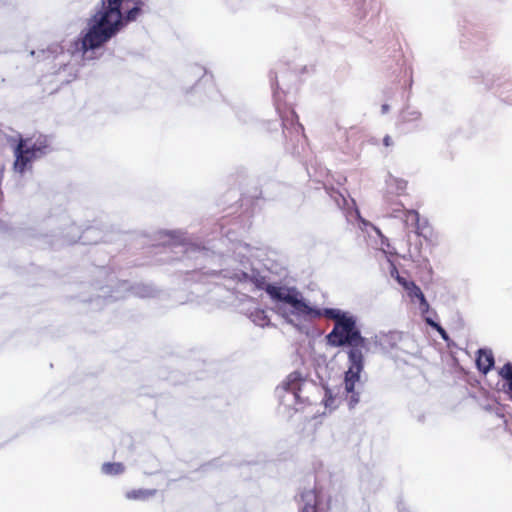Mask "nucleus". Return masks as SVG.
<instances>
[{"mask_svg": "<svg viewBox=\"0 0 512 512\" xmlns=\"http://www.w3.org/2000/svg\"><path fill=\"white\" fill-rule=\"evenodd\" d=\"M145 0H99L94 14L80 36L69 42L67 53L81 60H93L99 50L128 23L141 14Z\"/></svg>", "mask_w": 512, "mask_h": 512, "instance_id": "nucleus-1", "label": "nucleus"}, {"mask_svg": "<svg viewBox=\"0 0 512 512\" xmlns=\"http://www.w3.org/2000/svg\"><path fill=\"white\" fill-rule=\"evenodd\" d=\"M335 322L332 331L327 335V341L334 347L350 346L348 351L349 367L345 373L344 389L350 408H354L360 400L362 382L360 374L364 367L362 349H367V340L361 336L356 326V318L350 312L337 308L319 309V318Z\"/></svg>", "mask_w": 512, "mask_h": 512, "instance_id": "nucleus-2", "label": "nucleus"}, {"mask_svg": "<svg viewBox=\"0 0 512 512\" xmlns=\"http://www.w3.org/2000/svg\"><path fill=\"white\" fill-rule=\"evenodd\" d=\"M266 292L275 302L276 313L297 328L305 322L319 318L320 307L307 301L295 287L268 284Z\"/></svg>", "mask_w": 512, "mask_h": 512, "instance_id": "nucleus-3", "label": "nucleus"}, {"mask_svg": "<svg viewBox=\"0 0 512 512\" xmlns=\"http://www.w3.org/2000/svg\"><path fill=\"white\" fill-rule=\"evenodd\" d=\"M315 389L311 381L304 379L298 372H293L278 388L280 403L288 414L302 411L306 404H311L309 393Z\"/></svg>", "mask_w": 512, "mask_h": 512, "instance_id": "nucleus-4", "label": "nucleus"}, {"mask_svg": "<svg viewBox=\"0 0 512 512\" xmlns=\"http://www.w3.org/2000/svg\"><path fill=\"white\" fill-rule=\"evenodd\" d=\"M49 149L48 138L43 135L21 140L15 149L14 170L20 174L24 173L34 159L42 157Z\"/></svg>", "mask_w": 512, "mask_h": 512, "instance_id": "nucleus-5", "label": "nucleus"}, {"mask_svg": "<svg viewBox=\"0 0 512 512\" xmlns=\"http://www.w3.org/2000/svg\"><path fill=\"white\" fill-rule=\"evenodd\" d=\"M397 281L403 286L410 300L413 303H418L421 313H427L429 310V304L421 289L413 281H408L400 276H397Z\"/></svg>", "mask_w": 512, "mask_h": 512, "instance_id": "nucleus-6", "label": "nucleus"}, {"mask_svg": "<svg viewBox=\"0 0 512 512\" xmlns=\"http://www.w3.org/2000/svg\"><path fill=\"white\" fill-rule=\"evenodd\" d=\"M407 188V182L403 179L389 175L386 179V192L384 201L387 205L392 204V196H400L404 194Z\"/></svg>", "mask_w": 512, "mask_h": 512, "instance_id": "nucleus-7", "label": "nucleus"}, {"mask_svg": "<svg viewBox=\"0 0 512 512\" xmlns=\"http://www.w3.org/2000/svg\"><path fill=\"white\" fill-rule=\"evenodd\" d=\"M355 215L361 221V223L364 227H368V226L371 227V229L375 233V236L377 237V239L375 240L374 247L378 250H381L385 254H390V255L393 254V252L390 251V244H389L388 240L383 236L381 231L378 228L374 227L372 224H370L368 221L362 219L359 215L358 210H355Z\"/></svg>", "mask_w": 512, "mask_h": 512, "instance_id": "nucleus-8", "label": "nucleus"}, {"mask_svg": "<svg viewBox=\"0 0 512 512\" xmlns=\"http://www.w3.org/2000/svg\"><path fill=\"white\" fill-rule=\"evenodd\" d=\"M404 222L407 226H412L418 235H424L427 222L420 221V216L415 210H406L404 214Z\"/></svg>", "mask_w": 512, "mask_h": 512, "instance_id": "nucleus-9", "label": "nucleus"}, {"mask_svg": "<svg viewBox=\"0 0 512 512\" xmlns=\"http://www.w3.org/2000/svg\"><path fill=\"white\" fill-rule=\"evenodd\" d=\"M478 369L484 374H487L494 365V358L491 351L479 350L476 360Z\"/></svg>", "mask_w": 512, "mask_h": 512, "instance_id": "nucleus-10", "label": "nucleus"}, {"mask_svg": "<svg viewBox=\"0 0 512 512\" xmlns=\"http://www.w3.org/2000/svg\"><path fill=\"white\" fill-rule=\"evenodd\" d=\"M156 494L155 489H133L125 493V497L131 501H147L154 497Z\"/></svg>", "mask_w": 512, "mask_h": 512, "instance_id": "nucleus-11", "label": "nucleus"}, {"mask_svg": "<svg viewBox=\"0 0 512 512\" xmlns=\"http://www.w3.org/2000/svg\"><path fill=\"white\" fill-rule=\"evenodd\" d=\"M59 76V81L62 83H69L73 79H75L77 74V69L71 64H64L62 68L57 72Z\"/></svg>", "mask_w": 512, "mask_h": 512, "instance_id": "nucleus-12", "label": "nucleus"}, {"mask_svg": "<svg viewBox=\"0 0 512 512\" xmlns=\"http://www.w3.org/2000/svg\"><path fill=\"white\" fill-rule=\"evenodd\" d=\"M324 397L322 400L323 405L329 411H332L337 408L340 403L339 397L333 393V391L329 388H324Z\"/></svg>", "mask_w": 512, "mask_h": 512, "instance_id": "nucleus-13", "label": "nucleus"}, {"mask_svg": "<svg viewBox=\"0 0 512 512\" xmlns=\"http://www.w3.org/2000/svg\"><path fill=\"white\" fill-rule=\"evenodd\" d=\"M37 54L38 57L40 56V54L43 56V58H48L49 56H57L58 54H64V47L61 43H52L50 44L48 47H47V50H39L38 52L36 51H31V55H35Z\"/></svg>", "mask_w": 512, "mask_h": 512, "instance_id": "nucleus-14", "label": "nucleus"}, {"mask_svg": "<svg viewBox=\"0 0 512 512\" xmlns=\"http://www.w3.org/2000/svg\"><path fill=\"white\" fill-rule=\"evenodd\" d=\"M125 471V467L119 462H106L101 466V472L108 476L120 475Z\"/></svg>", "mask_w": 512, "mask_h": 512, "instance_id": "nucleus-15", "label": "nucleus"}, {"mask_svg": "<svg viewBox=\"0 0 512 512\" xmlns=\"http://www.w3.org/2000/svg\"><path fill=\"white\" fill-rule=\"evenodd\" d=\"M303 500L306 502L301 508L300 512H316L315 495L312 491H307L302 495Z\"/></svg>", "mask_w": 512, "mask_h": 512, "instance_id": "nucleus-16", "label": "nucleus"}, {"mask_svg": "<svg viewBox=\"0 0 512 512\" xmlns=\"http://www.w3.org/2000/svg\"><path fill=\"white\" fill-rule=\"evenodd\" d=\"M420 118H421L420 111H418L416 109H410V108H407L406 110H404L401 115L402 121L407 122V123L417 122L418 120H420Z\"/></svg>", "mask_w": 512, "mask_h": 512, "instance_id": "nucleus-17", "label": "nucleus"}, {"mask_svg": "<svg viewBox=\"0 0 512 512\" xmlns=\"http://www.w3.org/2000/svg\"><path fill=\"white\" fill-rule=\"evenodd\" d=\"M225 276L226 277H230L232 279H235V280H237L239 282H245L247 280H251L252 279V276L248 272H246L244 270H239L237 272H234L232 275L226 274Z\"/></svg>", "mask_w": 512, "mask_h": 512, "instance_id": "nucleus-18", "label": "nucleus"}, {"mask_svg": "<svg viewBox=\"0 0 512 512\" xmlns=\"http://www.w3.org/2000/svg\"><path fill=\"white\" fill-rule=\"evenodd\" d=\"M499 375L505 379H511L512 378V363H506L499 371Z\"/></svg>", "mask_w": 512, "mask_h": 512, "instance_id": "nucleus-19", "label": "nucleus"}, {"mask_svg": "<svg viewBox=\"0 0 512 512\" xmlns=\"http://www.w3.org/2000/svg\"><path fill=\"white\" fill-rule=\"evenodd\" d=\"M235 253L239 257L247 258L250 254V247L246 244H238Z\"/></svg>", "mask_w": 512, "mask_h": 512, "instance_id": "nucleus-20", "label": "nucleus"}, {"mask_svg": "<svg viewBox=\"0 0 512 512\" xmlns=\"http://www.w3.org/2000/svg\"><path fill=\"white\" fill-rule=\"evenodd\" d=\"M256 317H258V319H254V322L259 325V326H266L268 325L269 323V320L266 318V316L264 315V312H258L256 314Z\"/></svg>", "mask_w": 512, "mask_h": 512, "instance_id": "nucleus-21", "label": "nucleus"}, {"mask_svg": "<svg viewBox=\"0 0 512 512\" xmlns=\"http://www.w3.org/2000/svg\"><path fill=\"white\" fill-rule=\"evenodd\" d=\"M193 70L196 76L203 77L206 75V70L202 66H195Z\"/></svg>", "mask_w": 512, "mask_h": 512, "instance_id": "nucleus-22", "label": "nucleus"}, {"mask_svg": "<svg viewBox=\"0 0 512 512\" xmlns=\"http://www.w3.org/2000/svg\"><path fill=\"white\" fill-rule=\"evenodd\" d=\"M427 323H429L430 325L434 326V327H437L438 331L440 332V334L442 335V337L444 339L447 338L446 336V332L443 328H441L440 326H438L437 324H435L433 321H431L430 319H427Z\"/></svg>", "mask_w": 512, "mask_h": 512, "instance_id": "nucleus-23", "label": "nucleus"}, {"mask_svg": "<svg viewBox=\"0 0 512 512\" xmlns=\"http://www.w3.org/2000/svg\"><path fill=\"white\" fill-rule=\"evenodd\" d=\"M507 381V393L510 394V397L512 398V378L506 380Z\"/></svg>", "mask_w": 512, "mask_h": 512, "instance_id": "nucleus-24", "label": "nucleus"}, {"mask_svg": "<svg viewBox=\"0 0 512 512\" xmlns=\"http://www.w3.org/2000/svg\"><path fill=\"white\" fill-rule=\"evenodd\" d=\"M383 143H384V145H385V146H387V147H388V146H390V145H392V139H391V137H390V136H388V135H387V136H385V137H384V139H383Z\"/></svg>", "mask_w": 512, "mask_h": 512, "instance_id": "nucleus-25", "label": "nucleus"}, {"mask_svg": "<svg viewBox=\"0 0 512 512\" xmlns=\"http://www.w3.org/2000/svg\"><path fill=\"white\" fill-rule=\"evenodd\" d=\"M389 109H390V107H389V105H388V104H383V105L381 106V112H382V114H386V113H388Z\"/></svg>", "mask_w": 512, "mask_h": 512, "instance_id": "nucleus-26", "label": "nucleus"}, {"mask_svg": "<svg viewBox=\"0 0 512 512\" xmlns=\"http://www.w3.org/2000/svg\"><path fill=\"white\" fill-rule=\"evenodd\" d=\"M393 211L397 212V211H400V209L399 208H395V209H393Z\"/></svg>", "mask_w": 512, "mask_h": 512, "instance_id": "nucleus-27", "label": "nucleus"}]
</instances>
